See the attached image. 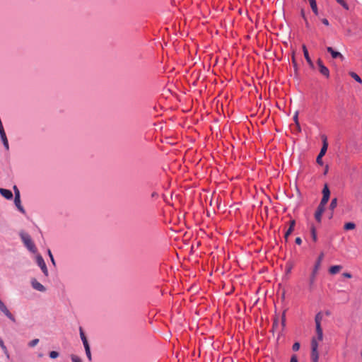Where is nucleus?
<instances>
[{"label":"nucleus","mask_w":362,"mask_h":362,"mask_svg":"<svg viewBox=\"0 0 362 362\" xmlns=\"http://www.w3.org/2000/svg\"><path fill=\"white\" fill-rule=\"evenodd\" d=\"M342 275H343V276L348 278V279H351L352 277V275L348 272H344V273H343Z\"/></svg>","instance_id":"obj_38"},{"label":"nucleus","mask_w":362,"mask_h":362,"mask_svg":"<svg viewBox=\"0 0 362 362\" xmlns=\"http://www.w3.org/2000/svg\"><path fill=\"white\" fill-rule=\"evenodd\" d=\"M158 193H156V192H153V193L151 194V197H158Z\"/></svg>","instance_id":"obj_44"},{"label":"nucleus","mask_w":362,"mask_h":362,"mask_svg":"<svg viewBox=\"0 0 362 362\" xmlns=\"http://www.w3.org/2000/svg\"><path fill=\"white\" fill-rule=\"evenodd\" d=\"M83 346H84V348H85V350L86 349H90V346H89V344L88 342V340H83Z\"/></svg>","instance_id":"obj_36"},{"label":"nucleus","mask_w":362,"mask_h":362,"mask_svg":"<svg viewBox=\"0 0 362 362\" xmlns=\"http://www.w3.org/2000/svg\"><path fill=\"white\" fill-rule=\"evenodd\" d=\"M322 146L320 152L318 154V156L317 157V159H316L317 163L319 165H323V162H322V158L326 153L327 150V147H328V143H327V136L325 135H322Z\"/></svg>","instance_id":"obj_3"},{"label":"nucleus","mask_w":362,"mask_h":362,"mask_svg":"<svg viewBox=\"0 0 362 362\" xmlns=\"http://www.w3.org/2000/svg\"><path fill=\"white\" fill-rule=\"evenodd\" d=\"M0 310L4 313L6 317H8L10 320L12 321H15V318L13 316V315L9 312V310L7 309L6 306L4 305V303L0 300Z\"/></svg>","instance_id":"obj_11"},{"label":"nucleus","mask_w":362,"mask_h":362,"mask_svg":"<svg viewBox=\"0 0 362 362\" xmlns=\"http://www.w3.org/2000/svg\"><path fill=\"white\" fill-rule=\"evenodd\" d=\"M300 344L298 342H296L293 344V346H292V349L294 351H297L299 350L300 349Z\"/></svg>","instance_id":"obj_31"},{"label":"nucleus","mask_w":362,"mask_h":362,"mask_svg":"<svg viewBox=\"0 0 362 362\" xmlns=\"http://www.w3.org/2000/svg\"><path fill=\"white\" fill-rule=\"evenodd\" d=\"M322 196H325V197L330 196V191L327 185H325V186H324V188L322 189Z\"/></svg>","instance_id":"obj_22"},{"label":"nucleus","mask_w":362,"mask_h":362,"mask_svg":"<svg viewBox=\"0 0 362 362\" xmlns=\"http://www.w3.org/2000/svg\"><path fill=\"white\" fill-rule=\"evenodd\" d=\"M278 326V322L274 321L273 323V328H276Z\"/></svg>","instance_id":"obj_45"},{"label":"nucleus","mask_w":362,"mask_h":362,"mask_svg":"<svg viewBox=\"0 0 362 362\" xmlns=\"http://www.w3.org/2000/svg\"><path fill=\"white\" fill-rule=\"evenodd\" d=\"M311 234L313 241H317V233L315 227L311 228Z\"/></svg>","instance_id":"obj_27"},{"label":"nucleus","mask_w":362,"mask_h":362,"mask_svg":"<svg viewBox=\"0 0 362 362\" xmlns=\"http://www.w3.org/2000/svg\"><path fill=\"white\" fill-rule=\"evenodd\" d=\"M350 76L354 78L355 79L357 82L361 83H362V80L361 78H360V76L356 74V73L354 72H351L350 73Z\"/></svg>","instance_id":"obj_23"},{"label":"nucleus","mask_w":362,"mask_h":362,"mask_svg":"<svg viewBox=\"0 0 362 362\" xmlns=\"http://www.w3.org/2000/svg\"><path fill=\"white\" fill-rule=\"evenodd\" d=\"M48 255L51 259L52 263L53 264V265H55V261H54V257H53L50 250H48Z\"/></svg>","instance_id":"obj_33"},{"label":"nucleus","mask_w":362,"mask_h":362,"mask_svg":"<svg viewBox=\"0 0 362 362\" xmlns=\"http://www.w3.org/2000/svg\"><path fill=\"white\" fill-rule=\"evenodd\" d=\"M322 23H323L324 25H327V26H328V25H329V21H327V19H326V18H323V19L322 20Z\"/></svg>","instance_id":"obj_41"},{"label":"nucleus","mask_w":362,"mask_h":362,"mask_svg":"<svg viewBox=\"0 0 362 362\" xmlns=\"http://www.w3.org/2000/svg\"><path fill=\"white\" fill-rule=\"evenodd\" d=\"M310 4V7H311L313 11L315 13V15H317L318 11H317V6L316 1L314 3H311Z\"/></svg>","instance_id":"obj_26"},{"label":"nucleus","mask_w":362,"mask_h":362,"mask_svg":"<svg viewBox=\"0 0 362 362\" xmlns=\"http://www.w3.org/2000/svg\"><path fill=\"white\" fill-rule=\"evenodd\" d=\"M0 310L4 313L6 317H8L10 320L12 321H15V318L13 316V315L9 312V310L7 309L6 306L4 305V303L0 300Z\"/></svg>","instance_id":"obj_9"},{"label":"nucleus","mask_w":362,"mask_h":362,"mask_svg":"<svg viewBox=\"0 0 362 362\" xmlns=\"http://www.w3.org/2000/svg\"><path fill=\"white\" fill-rule=\"evenodd\" d=\"M329 199V197L322 196V198L321 199V202H320L319 206L325 207V205L327 204Z\"/></svg>","instance_id":"obj_21"},{"label":"nucleus","mask_w":362,"mask_h":362,"mask_svg":"<svg viewBox=\"0 0 362 362\" xmlns=\"http://www.w3.org/2000/svg\"><path fill=\"white\" fill-rule=\"evenodd\" d=\"M0 310L4 313L6 317H8L10 320L12 321H15V318L13 316V315L9 312V310L7 309L6 306L4 305V303L0 300Z\"/></svg>","instance_id":"obj_10"},{"label":"nucleus","mask_w":362,"mask_h":362,"mask_svg":"<svg viewBox=\"0 0 362 362\" xmlns=\"http://www.w3.org/2000/svg\"><path fill=\"white\" fill-rule=\"evenodd\" d=\"M356 228V225L355 223H352V222H348L344 224V230H353Z\"/></svg>","instance_id":"obj_20"},{"label":"nucleus","mask_w":362,"mask_h":362,"mask_svg":"<svg viewBox=\"0 0 362 362\" xmlns=\"http://www.w3.org/2000/svg\"><path fill=\"white\" fill-rule=\"evenodd\" d=\"M290 362H298L297 356L296 355H293L291 356V361Z\"/></svg>","instance_id":"obj_37"},{"label":"nucleus","mask_w":362,"mask_h":362,"mask_svg":"<svg viewBox=\"0 0 362 362\" xmlns=\"http://www.w3.org/2000/svg\"><path fill=\"white\" fill-rule=\"evenodd\" d=\"M323 257H324V254L322 252L320 255V256L318 257V258L315 262V267L313 268V271L312 274L310 278V290H312V288L313 287L315 280V276H316V274L320 267L321 262L323 259Z\"/></svg>","instance_id":"obj_1"},{"label":"nucleus","mask_w":362,"mask_h":362,"mask_svg":"<svg viewBox=\"0 0 362 362\" xmlns=\"http://www.w3.org/2000/svg\"><path fill=\"white\" fill-rule=\"evenodd\" d=\"M293 63L294 66H296V63L294 57H293Z\"/></svg>","instance_id":"obj_46"},{"label":"nucleus","mask_w":362,"mask_h":362,"mask_svg":"<svg viewBox=\"0 0 362 362\" xmlns=\"http://www.w3.org/2000/svg\"><path fill=\"white\" fill-rule=\"evenodd\" d=\"M317 64L319 67V71L320 72V74H322L326 78H329V71L328 68L324 65L321 59H317Z\"/></svg>","instance_id":"obj_7"},{"label":"nucleus","mask_w":362,"mask_h":362,"mask_svg":"<svg viewBox=\"0 0 362 362\" xmlns=\"http://www.w3.org/2000/svg\"><path fill=\"white\" fill-rule=\"evenodd\" d=\"M295 225H296V221L295 220H291L289 221V228L288 229L286 230V232L285 233V235H284V238L286 240H288V236L292 233V232L294 230V227H295Z\"/></svg>","instance_id":"obj_13"},{"label":"nucleus","mask_w":362,"mask_h":362,"mask_svg":"<svg viewBox=\"0 0 362 362\" xmlns=\"http://www.w3.org/2000/svg\"><path fill=\"white\" fill-rule=\"evenodd\" d=\"M13 188L15 197H16L17 194L18 197H20L21 194H20V191H19L18 188L16 185H14Z\"/></svg>","instance_id":"obj_34"},{"label":"nucleus","mask_w":362,"mask_h":362,"mask_svg":"<svg viewBox=\"0 0 362 362\" xmlns=\"http://www.w3.org/2000/svg\"><path fill=\"white\" fill-rule=\"evenodd\" d=\"M318 344L315 338H313L311 341V354L310 358L311 362H318L319 353H318Z\"/></svg>","instance_id":"obj_4"},{"label":"nucleus","mask_w":362,"mask_h":362,"mask_svg":"<svg viewBox=\"0 0 362 362\" xmlns=\"http://www.w3.org/2000/svg\"><path fill=\"white\" fill-rule=\"evenodd\" d=\"M21 239L25 246L28 247V250L30 251H34L35 249V245L33 243L30 236L28 234L26 233H21Z\"/></svg>","instance_id":"obj_5"},{"label":"nucleus","mask_w":362,"mask_h":362,"mask_svg":"<svg viewBox=\"0 0 362 362\" xmlns=\"http://www.w3.org/2000/svg\"><path fill=\"white\" fill-rule=\"evenodd\" d=\"M14 203H15V205L18 208V209L23 214H25V211L24 209V208L23 207V206L21 205V196L18 197V195L16 197H14Z\"/></svg>","instance_id":"obj_18"},{"label":"nucleus","mask_w":362,"mask_h":362,"mask_svg":"<svg viewBox=\"0 0 362 362\" xmlns=\"http://www.w3.org/2000/svg\"><path fill=\"white\" fill-rule=\"evenodd\" d=\"M327 50L329 53L331 54L332 58H334V59L340 58L341 60L344 59L343 55L340 52L334 50L332 49V47H327Z\"/></svg>","instance_id":"obj_14"},{"label":"nucleus","mask_w":362,"mask_h":362,"mask_svg":"<svg viewBox=\"0 0 362 362\" xmlns=\"http://www.w3.org/2000/svg\"><path fill=\"white\" fill-rule=\"evenodd\" d=\"M58 356H59V353L55 351H52L49 353V357L51 358H57Z\"/></svg>","instance_id":"obj_30"},{"label":"nucleus","mask_w":362,"mask_h":362,"mask_svg":"<svg viewBox=\"0 0 362 362\" xmlns=\"http://www.w3.org/2000/svg\"><path fill=\"white\" fill-rule=\"evenodd\" d=\"M322 313H318L315 317V326H316V333L317 340L322 341L323 339V332L322 329L321 327V322L322 320Z\"/></svg>","instance_id":"obj_2"},{"label":"nucleus","mask_w":362,"mask_h":362,"mask_svg":"<svg viewBox=\"0 0 362 362\" xmlns=\"http://www.w3.org/2000/svg\"><path fill=\"white\" fill-rule=\"evenodd\" d=\"M315 0H309L310 4L315 2Z\"/></svg>","instance_id":"obj_47"},{"label":"nucleus","mask_w":362,"mask_h":362,"mask_svg":"<svg viewBox=\"0 0 362 362\" xmlns=\"http://www.w3.org/2000/svg\"><path fill=\"white\" fill-rule=\"evenodd\" d=\"M39 342V339H35L32 341H30L28 344V345L30 346V347H34Z\"/></svg>","instance_id":"obj_29"},{"label":"nucleus","mask_w":362,"mask_h":362,"mask_svg":"<svg viewBox=\"0 0 362 362\" xmlns=\"http://www.w3.org/2000/svg\"><path fill=\"white\" fill-rule=\"evenodd\" d=\"M0 194L6 199H11L13 198V194L9 189L0 188Z\"/></svg>","instance_id":"obj_17"},{"label":"nucleus","mask_w":362,"mask_h":362,"mask_svg":"<svg viewBox=\"0 0 362 362\" xmlns=\"http://www.w3.org/2000/svg\"><path fill=\"white\" fill-rule=\"evenodd\" d=\"M337 1V3H339L343 8H344L346 10H349V6L348 4L345 2L344 0H336Z\"/></svg>","instance_id":"obj_25"},{"label":"nucleus","mask_w":362,"mask_h":362,"mask_svg":"<svg viewBox=\"0 0 362 362\" xmlns=\"http://www.w3.org/2000/svg\"><path fill=\"white\" fill-rule=\"evenodd\" d=\"M71 358L72 362H82L81 359L76 355L72 354L71 356Z\"/></svg>","instance_id":"obj_28"},{"label":"nucleus","mask_w":362,"mask_h":362,"mask_svg":"<svg viewBox=\"0 0 362 362\" xmlns=\"http://www.w3.org/2000/svg\"><path fill=\"white\" fill-rule=\"evenodd\" d=\"M325 211V207L318 206L315 213V218L317 222H321V217Z\"/></svg>","instance_id":"obj_16"},{"label":"nucleus","mask_w":362,"mask_h":362,"mask_svg":"<svg viewBox=\"0 0 362 362\" xmlns=\"http://www.w3.org/2000/svg\"><path fill=\"white\" fill-rule=\"evenodd\" d=\"M85 351H86V354L87 356V358L90 361L91 359H92L91 353H90V349H86Z\"/></svg>","instance_id":"obj_32"},{"label":"nucleus","mask_w":362,"mask_h":362,"mask_svg":"<svg viewBox=\"0 0 362 362\" xmlns=\"http://www.w3.org/2000/svg\"><path fill=\"white\" fill-rule=\"evenodd\" d=\"M36 262H37V265L42 269V272H43V274L46 276H48V274H49L48 269H47L46 264H45V262L44 261V259L42 258V257L40 255H38L36 257Z\"/></svg>","instance_id":"obj_6"},{"label":"nucleus","mask_w":362,"mask_h":362,"mask_svg":"<svg viewBox=\"0 0 362 362\" xmlns=\"http://www.w3.org/2000/svg\"><path fill=\"white\" fill-rule=\"evenodd\" d=\"M302 49H303V51L304 57H305L308 64H309L310 67V68H314V64L312 62V60H311V59H310V57L309 56L308 51V49H307L306 46L305 45H303V47H302Z\"/></svg>","instance_id":"obj_12"},{"label":"nucleus","mask_w":362,"mask_h":362,"mask_svg":"<svg viewBox=\"0 0 362 362\" xmlns=\"http://www.w3.org/2000/svg\"><path fill=\"white\" fill-rule=\"evenodd\" d=\"M285 322H286V319H285V316L284 315L282 317V319H281V324H282V326L284 327L285 326Z\"/></svg>","instance_id":"obj_42"},{"label":"nucleus","mask_w":362,"mask_h":362,"mask_svg":"<svg viewBox=\"0 0 362 362\" xmlns=\"http://www.w3.org/2000/svg\"><path fill=\"white\" fill-rule=\"evenodd\" d=\"M295 242L297 245H300L302 243V240L300 237L296 238Z\"/></svg>","instance_id":"obj_39"},{"label":"nucleus","mask_w":362,"mask_h":362,"mask_svg":"<svg viewBox=\"0 0 362 362\" xmlns=\"http://www.w3.org/2000/svg\"><path fill=\"white\" fill-rule=\"evenodd\" d=\"M80 336H81V339L82 341L83 340H87L86 337L85 336L83 331L81 328H80Z\"/></svg>","instance_id":"obj_35"},{"label":"nucleus","mask_w":362,"mask_h":362,"mask_svg":"<svg viewBox=\"0 0 362 362\" xmlns=\"http://www.w3.org/2000/svg\"><path fill=\"white\" fill-rule=\"evenodd\" d=\"M301 16H303V18L305 19V21H306V24L308 25V23H307V20L305 18V13H304V11L303 10L301 11Z\"/></svg>","instance_id":"obj_43"},{"label":"nucleus","mask_w":362,"mask_h":362,"mask_svg":"<svg viewBox=\"0 0 362 362\" xmlns=\"http://www.w3.org/2000/svg\"><path fill=\"white\" fill-rule=\"evenodd\" d=\"M31 285L34 289L38 291L45 292L46 291L45 287L42 284L38 282L35 279H33L31 280Z\"/></svg>","instance_id":"obj_8"},{"label":"nucleus","mask_w":362,"mask_h":362,"mask_svg":"<svg viewBox=\"0 0 362 362\" xmlns=\"http://www.w3.org/2000/svg\"><path fill=\"white\" fill-rule=\"evenodd\" d=\"M342 269V267L340 265H334L329 268V273L331 274H336L338 273L341 269Z\"/></svg>","instance_id":"obj_19"},{"label":"nucleus","mask_w":362,"mask_h":362,"mask_svg":"<svg viewBox=\"0 0 362 362\" xmlns=\"http://www.w3.org/2000/svg\"><path fill=\"white\" fill-rule=\"evenodd\" d=\"M293 119L296 122V124L298 125V112H296L295 115L293 116Z\"/></svg>","instance_id":"obj_40"},{"label":"nucleus","mask_w":362,"mask_h":362,"mask_svg":"<svg viewBox=\"0 0 362 362\" xmlns=\"http://www.w3.org/2000/svg\"><path fill=\"white\" fill-rule=\"evenodd\" d=\"M337 206V198H334L332 199V202L329 204V208L330 209L332 210H334Z\"/></svg>","instance_id":"obj_24"},{"label":"nucleus","mask_w":362,"mask_h":362,"mask_svg":"<svg viewBox=\"0 0 362 362\" xmlns=\"http://www.w3.org/2000/svg\"><path fill=\"white\" fill-rule=\"evenodd\" d=\"M0 137L1 139V141L3 142V144L5 147V148L8 151L9 149V145H8V141L4 129L0 130Z\"/></svg>","instance_id":"obj_15"}]
</instances>
